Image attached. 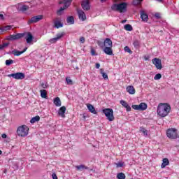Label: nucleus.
I'll return each instance as SVG.
<instances>
[{
  "label": "nucleus",
  "instance_id": "nucleus-42",
  "mask_svg": "<svg viewBox=\"0 0 179 179\" xmlns=\"http://www.w3.org/2000/svg\"><path fill=\"white\" fill-rule=\"evenodd\" d=\"M6 66H10L12 64H13V60L9 59V60H6L5 62Z\"/></svg>",
  "mask_w": 179,
  "mask_h": 179
},
{
  "label": "nucleus",
  "instance_id": "nucleus-38",
  "mask_svg": "<svg viewBox=\"0 0 179 179\" xmlns=\"http://www.w3.org/2000/svg\"><path fill=\"white\" fill-rule=\"evenodd\" d=\"M8 45H9V43H3V44H0V50L5 49Z\"/></svg>",
  "mask_w": 179,
  "mask_h": 179
},
{
  "label": "nucleus",
  "instance_id": "nucleus-36",
  "mask_svg": "<svg viewBox=\"0 0 179 179\" xmlns=\"http://www.w3.org/2000/svg\"><path fill=\"white\" fill-rule=\"evenodd\" d=\"M143 0H133V5L134 6H139L141 5Z\"/></svg>",
  "mask_w": 179,
  "mask_h": 179
},
{
  "label": "nucleus",
  "instance_id": "nucleus-4",
  "mask_svg": "<svg viewBox=\"0 0 179 179\" xmlns=\"http://www.w3.org/2000/svg\"><path fill=\"white\" fill-rule=\"evenodd\" d=\"M102 113L103 114H105V115L107 117V120L109 122L114 121L115 117H114V115H113V109H111V108H105V109L102 110Z\"/></svg>",
  "mask_w": 179,
  "mask_h": 179
},
{
  "label": "nucleus",
  "instance_id": "nucleus-19",
  "mask_svg": "<svg viewBox=\"0 0 179 179\" xmlns=\"http://www.w3.org/2000/svg\"><path fill=\"white\" fill-rule=\"evenodd\" d=\"M77 171H83L84 170L89 169V167L86 166L85 164H80L75 166Z\"/></svg>",
  "mask_w": 179,
  "mask_h": 179
},
{
  "label": "nucleus",
  "instance_id": "nucleus-30",
  "mask_svg": "<svg viewBox=\"0 0 179 179\" xmlns=\"http://www.w3.org/2000/svg\"><path fill=\"white\" fill-rule=\"evenodd\" d=\"M41 96L42 99H48L47 91L45 90H41Z\"/></svg>",
  "mask_w": 179,
  "mask_h": 179
},
{
  "label": "nucleus",
  "instance_id": "nucleus-34",
  "mask_svg": "<svg viewBox=\"0 0 179 179\" xmlns=\"http://www.w3.org/2000/svg\"><path fill=\"white\" fill-rule=\"evenodd\" d=\"M126 176L124 173L120 172L116 176V178L117 179H125Z\"/></svg>",
  "mask_w": 179,
  "mask_h": 179
},
{
  "label": "nucleus",
  "instance_id": "nucleus-18",
  "mask_svg": "<svg viewBox=\"0 0 179 179\" xmlns=\"http://www.w3.org/2000/svg\"><path fill=\"white\" fill-rule=\"evenodd\" d=\"M141 18L143 22H148V15L145 13L144 10H141Z\"/></svg>",
  "mask_w": 179,
  "mask_h": 179
},
{
  "label": "nucleus",
  "instance_id": "nucleus-10",
  "mask_svg": "<svg viewBox=\"0 0 179 179\" xmlns=\"http://www.w3.org/2000/svg\"><path fill=\"white\" fill-rule=\"evenodd\" d=\"M152 64L157 69H162V60L158 58H154L152 59Z\"/></svg>",
  "mask_w": 179,
  "mask_h": 179
},
{
  "label": "nucleus",
  "instance_id": "nucleus-45",
  "mask_svg": "<svg viewBox=\"0 0 179 179\" xmlns=\"http://www.w3.org/2000/svg\"><path fill=\"white\" fill-rule=\"evenodd\" d=\"M96 43L98 44L99 46H100L101 48H104V42L101 41H98V42H96Z\"/></svg>",
  "mask_w": 179,
  "mask_h": 179
},
{
  "label": "nucleus",
  "instance_id": "nucleus-37",
  "mask_svg": "<svg viewBox=\"0 0 179 179\" xmlns=\"http://www.w3.org/2000/svg\"><path fill=\"white\" fill-rule=\"evenodd\" d=\"M124 29L127 31H131L133 30V27L130 24L124 25Z\"/></svg>",
  "mask_w": 179,
  "mask_h": 179
},
{
  "label": "nucleus",
  "instance_id": "nucleus-58",
  "mask_svg": "<svg viewBox=\"0 0 179 179\" xmlns=\"http://www.w3.org/2000/svg\"><path fill=\"white\" fill-rule=\"evenodd\" d=\"M157 1H158L159 2H162V0H157Z\"/></svg>",
  "mask_w": 179,
  "mask_h": 179
},
{
  "label": "nucleus",
  "instance_id": "nucleus-56",
  "mask_svg": "<svg viewBox=\"0 0 179 179\" xmlns=\"http://www.w3.org/2000/svg\"><path fill=\"white\" fill-rule=\"evenodd\" d=\"M126 22H127V20H122V24L126 23Z\"/></svg>",
  "mask_w": 179,
  "mask_h": 179
},
{
  "label": "nucleus",
  "instance_id": "nucleus-27",
  "mask_svg": "<svg viewBox=\"0 0 179 179\" xmlns=\"http://www.w3.org/2000/svg\"><path fill=\"white\" fill-rule=\"evenodd\" d=\"M66 9H67L66 7H64V6L61 7L60 9L57 10V15L58 16H61L64 13V10H66Z\"/></svg>",
  "mask_w": 179,
  "mask_h": 179
},
{
  "label": "nucleus",
  "instance_id": "nucleus-23",
  "mask_svg": "<svg viewBox=\"0 0 179 179\" xmlns=\"http://www.w3.org/2000/svg\"><path fill=\"white\" fill-rule=\"evenodd\" d=\"M127 92L130 94H135L136 89L132 85H129L127 87Z\"/></svg>",
  "mask_w": 179,
  "mask_h": 179
},
{
  "label": "nucleus",
  "instance_id": "nucleus-54",
  "mask_svg": "<svg viewBox=\"0 0 179 179\" xmlns=\"http://www.w3.org/2000/svg\"><path fill=\"white\" fill-rule=\"evenodd\" d=\"M155 17H157V18H160V17H160V14H158V13L155 14Z\"/></svg>",
  "mask_w": 179,
  "mask_h": 179
},
{
  "label": "nucleus",
  "instance_id": "nucleus-9",
  "mask_svg": "<svg viewBox=\"0 0 179 179\" xmlns=\"http://www.w3.org/2000/svg\"><path fill=\"white\" fill-rule=\"evenodd\" d=\"M64 32L59 33L56 35L55 38H50L49 40V43L51 44L56 43L58 41H59L64 36Z\"/></svg>",
  "mask_w": 179,
  "mask_h": 179
},
{
  "label": "nucleus",
  "instance_id": "nucleus-14",
  "mask_svg": "<svg viewBox=\"0 0 179 179\" xmlns=\"http://www.w3.org/2000/svg\"><path fill=\"white\" fill-rule=\"evenodd\" d=\"M27 48H24L22 51L14 50H12L11 54L14 55V56L19 57L22 54L24 53L27 51Z\"/></svg>",
  "mask_w": 179,
  "mask_h": 179
},
{
  "label": "nucleus",
  "instance_id": "nucleus-48",
  "mask_svg": "<svg viewBox=\"0 0 179 179\" xmlns=\"http://www.w3.org/2000/svg\"><path fill=\"white\" fill-rule=\"evenodd\" d=\"M80 42L81 43H84L85 42V38L84 36H81V37L80 38Z\"/></svg>",
  "mask_w": 179,
  "mask_h": 179
},
{
  "label": "nucleus",
  "instance_id": "nucleus-60",
  "mask_svg": "<svg viewBox=\"0 0 179 179\" xmlns=\"http://www.w3.org/2000/svg\"><path fill=\"white\" fill-rule=\"evenodd\" d=\"M87 0H83V1H86Z\"/></svg>",
  "mask_w": 179,
  "mask_h": 179
},
{
  "label": "nucleus",
  "instance_id": "nucleus-33",
  "mask_svg": "<svg viewBox=\"0 0 179 179\" xmlns=\"http://www.w3.org/2000/svg\"><path fill=\"white\" fill-rule=\"evenodd\" d=\"M40 119H41V117H40L38 115H37V116H36V117H32V118L30 120V123L34 124V123H35L36 122L40 121Z\"/></svg>",
  "mask_w": 179,
  "mask_h": 179
},
{
  "label": "nucleus",
  "instance_id": "nucleus-8",
  "mask_svg": "<svg viewBox=\"0 0 179 179\" xmlns=\"http://www.w3.org/2000/svg\"><path fill=\"white\" fill-rule=\"evenodd\" d=\"M44 18V16L42 15H38L36 16L32 17L30 20L28 21V24H31L33 23H37L40 22L42 19Z\"/></svg>",
  "mask_w": 179,
  "mask_h": 179
},
{
  "label": "nucleus",
  "instance_id": "nucleus-35",
  "mask_svg": "<svg viewBox=\"0 0 179 179\" xmlns=\"http://www.w3.org/2000/svg\"><path fill=\"white\" fill-rule=\"evenodd\" d=\"M140 132H142L144 136H148V131L145 128L141 127H140Z\"/></svg>",
  "mask_w": 179,
  "mask_h": 179
},
{
  "label": "nucleus",
  "instance_id": "nucleus-24",
  "mask_svg": "<svg viewBox=\"0 0 179 179\" xmlns=\"http://www.w3.org/2000/svg\"><path fill=\"white\" fill-rule=\"evenodd\" d=\"M87 109L89 110V111L90 113H92L94 115H96L97 114V112H96V109L94 108V107L92 105L87 104Z\"/></svg>",
  "mask_w": 179,
  "mask_h": 179
},
{
  "label": "nucleus",
  "instance_id": "nucleus-13",
  "mask_svg": "<svg viewBox=\"0 0 179 179\" xmlns=\"http://www.w3.org/2000/svg\"><path fill=\"white\" fill-rule=\"evenodd\" d=\"M77 13L78 14L79 19L80 20H82L83 22H84L87 20L86 15L83 10H77Z\"/></svg>",
  "mask_w": 179,
  "mask_h": 179
},
{
  "label": "nucleus",
  "instance_id": "nucleus-47",
  "mask_svg": "<svg viewBox=\"0 0 179 179\" xmlns=\"http://www.w3.org/2000/svg\"><path fill=\"white\" fill-rule=\"evenodd\" d=\"M131 108L134 109V110H141L140 108H139V105H133L131 106Z\"/></svg>",
  "mask_w": 179,
  "mask_h": 179
},
{
  "label": "nucleus",
  "instance_id": "nucleus-31",
  "mask_svg": "<svg viewBox=\"0 0 179 179\" xmlns=\"http://www.w3.org/2000/svg\"><path fill=\"white\" fill-rule=\"evenodd\" d=\"M11 29H12L11 25H7V26L1 27V32L6 31L8 30H10Z\"/></svg>",
  "mask_w": 179,
  "mask_h": 179
},
{
  "label": "nucleus",
  "instance_id": "nucleus-46",
  "mask_svg": "<svg viewBox=\"0 0 179 179\" xmlns=\"http://www.w3.org/2000/svg\"><path fill=\"white\" fill-rule=\"evenodd\" d=\"M124 50H125V52H129V53H130V54L132 53V51L131 50L130 48L128 47V46H126V47L124 48Z\"/></svg>",
  "mask_w": 179,
  "mask_h": 179
},
{
  "label": "nucleus",
  "instance_id": "nucleus-5",
  "mask_svg": "<svg viewBox=\"0 0 179 179\" xmlns=\"http://www.w3.org/2000/svg\"><path fill=\"white\" fill-rule=\"evenodd\" d=\"M166 136L169 139H177L178 134L177 129L171 128L166 130Z\"/></svg>",
  "mask_w": 179,
  "mask_h": 179
},
{
  "label": "nucleus",
  "instance_id": "nucleus-41",
  "mask_svg": "<svg viewBox=\"0 0 179 179\" xmlns=\"http://www.w3.org/2000/svg\"><path fill=\"white\" fill-rule=\"evenodd\" d=\"M162 78V74L161 73H157V75L155 76L154 80H159Z\"/></svg>",
  "mask_w": 179,
  "mask_h": 179
},
{
  "label": "nucleus",
  "instance_id": "nucleus-43",
  "mask_svg": "<svg viewBox=\"0 0 179 179\" xmlns=\"http://www.w3.org/2000/svg\"><path fill=\"white\" fill-rule=\"evenodd\" d=\"M66 81L67 83V85H73V80L71 78H66Z\"/></svg>",
  "mask_w": 179,
  "mask_h": 179
},
{
  "label": "nucleus",
  "instance_id": "nucleus-25",
  "mask_svg": "<svg viewBox=\"0 0 179 179\" xmlns=\"http://www.w3.org/2000/svg\"><path fill=\"white\" fill-rule=\"evenodd\" d=\"M53 103L56 106V107H60L62 105V102L59 96H57L54 99Z\"/></svg>",
  "mask_w": 179,
  "mask_h": 179
},
{
  "label": "nucleus",
  "instance_id": "nucleus-20",
  "mask_svg": "<svg viewBox=\"0 0 179 179\" xmlns=\"http://www.w3.org/2000/svg\"><path fill=\"white\" fill-rule=\"evenodd\" d=\"M25 40H27V44H31V42L34 40V36H33V35L31 34V32L27 33V37H25Z\"/></svg>",
  "mask_w": 179,
  "mask_h": 179
},
{
  "label": "nucleus",
  "instance_id": "nucleus-59",
  "mask_svg": "<svg viewBox=\"0 0 179 179\" xmlns=\"http://www.w3.org/2000/svg\"><path fill=\"white\" fill-rule=\"evenodd\" d=\"M1 154H2V151H1V150H0V155H1Z\"/></svg>",
  "mask_w": 179,
  "mask_h": 179
},
{
  "label": "nucleus",
  "instance_id": "nucleus-26",
  "mask_svg": "<svg viewBox=\"0 0 179 179\" xmlns=\"http://www.w3.org/2000/svg\"><path fill=\"white\" fill-rule=\"evenodd\" d=\"M169 164H170V162H169V159L168 158H164L163 159V163H162V164H161V168L164 169L166 166H169Z\"/></svg>",
  "mask_w": 179,
  "mask_h": 179
},
{
  "label": "nucleus",
  "instance_id": "nucleus-21",
  "mask_svg": "<svg viewBox=\"0 0 179 179\" xmlns=\"http://www.w3.org/2000/svg\"><path fill=\"white\" fill-rule=\"evenodd\" d=\"M73 0H64L62 2H59V4L63 3L64 8H69L72 3Z\"/></svg>",
  "mask_w": 179,
  "mask_h": 179
},
{
  "label": "nucleus",
  "instance_id": "nucleus-50",
  "mask_svg": "<svg viewBox=\"0 0 179 179\" xmlns=\"http://www.w3.org/2000/svg\"><path fill=\"white\" fill-rule=\"evenodd\" d=\"M116 167H117V168H119V167H123V164H122V163L116 164Z\"/></svg>",
  "mask_w": 179,
  "mask_h": 179
},
{
  "label": "nucleus",
  "instance_id": "nucleus-61",
  "mask_svg": "<svg viewBox=\"0 0 179 179\" xmlns=\"http://www.w3.org/2000/svg\"><path fill=\"white\" fill-rule=\"evenodd\" d=\"M131 179H133V178H131Z\"/></svg>",
  "mask_w": 179,
  "mask_h": 179
},
{
  "label": "nucleus",
  "instance_id": "nucleus-39",
  "mask_svg": "<svg viewBox=\"0 0 179 179\" xmlns=\"http://www.w3.org/2000/svg\"><path fill=\"white\" fill-rule=\"evenodd\" d=\"M30 8L29 6L23 5L22 7H20V10L22 12H25L26 10H28Z\"/></svg>",
  "mask_w": 179,
  "mask_h": 179
},
{
  "label": "nucleus",
  "instance_id": "nucleus-57",
  "mask_svg": "<svg viewBox=\"0 0 179 179\" xmlns=\"http://www.w3.org/2000/svg\"><path fill=\"white\" fill-rule=\"evenodd\" d=\"M101 3H103L106 1V0H100Z\"/></svg>",
  "mask_w": 179,
  "mask_h": 179
},
{
  "label": "nucleus",
  "instance_id": "nucleus-51",
  "mask_svg": "<svg viewBox=\"0 0 179 179\" xmlns=\"http://www.w3.org/2000/svg\"><path fill=\"white\" fill-rule=\"evenodd\" d=\"M95 68H96V69H99V68H100V64H99V63H96Z\"/></svg>",
  "mask_w": 179,
  "mask_h": 179
},
{
  "label": "nucleus",
  "instance_id": "nucleus-7",
  "mask_svg": "<svg viewBox=\"0 0 179 179\" xmlns=\"http://www.w3.org/2000/svg\"><path fill=\"white\" fill-rule=\"evenodd\" d=\"M9 78H13L15 80H23L25 78V74L24 73L22 72H17L15 73H11L8 75Z\"/></svg>",
  "mask_w": 179,
  "mask_h": 179
},
{
  "label": "nucleus",
  "instance_id": "nucleus-29",
  "mask_svg": "<svg viewBox=\"0 0 179 179\" xmlns=\"http://www.w3.org/2000/svg\"><path fill=\"white\" fill-rule=\"evenodd\" d=\"M66 22L69 24H74V17L73 16H69L67 17Z\"/></svg>",
  "mask_w": 179,
  "mask_h": 179
},
{
  "label": "nucleus",
  "instance_id": "nucleus-44",
  "mask_svg": "<svg viewBox=\"0 0 179 179\" xmlns=\"http://www.w3.org/2000/svg\"><path fill=\"white\" fill-rule=\"evenodd\" d=\"M91 55H92V56H97L98 55L96 50H94L93 48H92V49H91Z\"/></svg>",
  "mask_w": 179,
  "mask_h": 179
},
{
  "label": "nucleus",
  "instance_id": "nucleus-22",
  "mask_svg": "<svg viewBox=\"0 0 179 179\" xmlns=\"http://www.w3.org/2000/svg\"><path fill=\"white\" fill-rule=\"evenodd\" d=\"M120 104L122 107L125 108L127 112L131 110V106H129V103H127L125 101H120Z\"/></svg>",
  "mask_w": 179,
  "mask_h": 179
},
{
  "label": "nucleus",
  "instance_id": "nucleus-16",
  "mask_svg": "<svg viewBox=\"0 0 179 179\" xmlns=\"http://www.w3.org/2000/svg\"><path fill=\"white\" fill-rule=\"evenodd\" d=\"M103 46L106 47H113V42L110 38H106L105 41H103Z\"/></svg>",
  "mask_w": 179,
  "mask_h": 179
},
{
  "label": "nucleus",
  "instance_id": "nucleus-1",
  "mask_svg": "<svg viewBox=\"0 0 179 179\" xmlns=\"http://www.w3.org/2000/svg\"><path fill=\"white\" fill-rule=\"evenodd\" d=\"M171 111V106L168 103H159L157 107V115L161 117H165L169 115Z\"/></svg>",
  "mask_w": 179,
  "mask_h": 179
},
{
  "label": "nucleus",
  "instance_id": "nucleus-15",
  "mask_svg": "<svg viewBox=\"0 0 179 179\" xmlns=\"http://www.w3.org/2000/svg\"><path fill=\"white\" fill-rule=\"evenodd\" d=\"M66 110V106H62L60 107L59 112H57V114L60 115L62 117L65 118Z\"/></svg>",
  "mask_w": 179,
  "mask_h": 179
},
{
  "label": "nucleus",
  "instance_id": "nucleus-53",
  "mask_svg": "<svg viewBox=\"0 0 179 179\" xmlns=\"http://www.w3.org/2000/svg\"><path fill=\"white\" fill-rule=\"evenodd\" d=\"M1 137H2V138L6 139V138H7V135L3 134L1 135Z\"/></svg>",
  "mask_w": 179,
  "mask_h": 179
},
{
  "label": "nucleus",
  "instance_id": "nucleus-2",
  "mask_svg": "<svg viewBox=\"0 0 179 179\" xmlns=\"http://www.w3.org/2000/svg\"><path fill=\"white\" fill-rule=\"evenodd\" d=\"M128 3L126 2H122L120 3H114L111 6V10L114 11H118L120 13H123L127 11Z\"/></svg>",
  "mask_w": 179,
  "mask_h": 179
},
{
  "label": "nucleus",
  "instance_id": "nucleus-49",
  "mask_svg": "<svg viewBox=\"0 0 179 179\" xmlns=\"http://www.w3.org/2000/svg\"><path fill=\"white\" fill-rule=\"evenodd\" d=\"M52 179H58L57 175L55 173L52 174Z\"/></svg>",
  "mask_w": 179,
  "mask_h": 179
},
{
  "label": "nucleus",
  "instance_id": "nucleus-52",
  "mask_svg": "<svg viewBox=\"0 0 179 179\" xmlns=\"http://www.w3.org/2000/svg\"><path fill=\"white\" fill-rule=\"evenodd\" d=\"M41 87L44 89L47 88V85L45 83H41Z\"/></svg>",
  "mask_w": 179,
  "mask_h": 179
},
{
  "label": "nucleus",
  "instance_id": "nucleus-32",
  "mask_svg": "<svg viewBox=\"0 0 179 179\" xmlns=\"http://www.w3.org/2000/svg\"><path fill=\"white\" fill-rule=\"evenodd\" d=\"M100 73L102 75L103 79L108 80V76L104 72L103 69H100Z\"/></svg>",
  "mask_w": 179,
  "mask_h": 179
},
{
  "label": "nucleus",
  "instance_id": "nucleus-3",
  "mask_svg": "<svg viewBox=\"0 0 179 179\" xmlns=\"http://www.w3.org/2000/svg\"><path fill=\"white\" fill-rule=\"evenodd\" d=\"M29 127L27 125H22L17 129V134L18 136L26 137L29 133Z\"/></svg>",
  "mask_w": 179,
  "mask_h": 179
},
{
  "label": "nucleus",
  "instance_id": "nucleus-6",
  "mask_svg": "<svg viewBox=\"0 0 179 179\" xmlns=\"http://www.w3.org/2000/svg\"><path fill=\"white\" fill-rule=\"evenodd\" d=\"M25 36V33H17L15 34H12L8 36L7 39L8 41H15L20 40Z\"/></svg>",
  "mask_w": 179,
  "mask_h": 179
},
{
  "label": "nucleus",
  "instance_id": "nucleus-11",
  "mask_svg": "<svg viewBox=\"0 0 179 179\" xmlns=\"http://www.w3.org/2000/svg\"><path fill=\"white\" fill-rule=\"evenodd\" d=\"M54 27L55 29H60L64 27V24L61 22V19L59 17H57L54 22Z\"/></svg>",
  "mask_w": 179,
  "mask_h": 179
},
{
  "label": "nucleus",
  "instance_id": "nucleus-55",
  "mask_svg": "<svg viewBox=\"0 0 179 179\" xmlns=\"http://www.w3.org/2000/svg\"><path fill=\"white\" fill-rule=\"evenodd\" d=\"M0 17L2 20L5 19L3 14H0Z\"/></svg>",
  "mask_w": 179,
  "mask_h": 179
},
{
  "label": "nucleus",
  "instance_id": "nucleus-17",
  "mask_svg": "<svg viewBox=\"0 0 179 179\" xmlns=\"http://www.w3.org/2000/svg\"><path fill=\"white\" fill-rule=\"evenodd\" d=\"M103 52H105L107 55L111 56L113 55L112 47H104L103 49Z\"/></svg>",
  "mask_w": 179,
  "mask_h": 179
},
{
  "label": "nucleus",
  "instance_id": "nucleus-40",
  "mask_svg": "<svg viewBox=\"0 0 179 179\" xmlns=\"http://www.w3.org/2000/svg\"><path fill=\"white\" fill-rule=\"evenodd\" d=\"M133 45L134 46V48L136 49H138L139 48V42L138 40H135L134 42H133Z\"/></svg>",
  "mask_w": 179,
  "mask_h": 179
},
{
  "label": "nucleus",
  "instance_id": "nucleus-12",
  "mask_svg": "<svg viewBox=\"0 0 179 179\" xmlns=\"http://www.w3.org/2000/svg\"><path fill=\"white\" fill-rule=\"evenodd\" d=\"M81 6L83 10H90V1L87 0L86 1H82Z\"/></svg>",
  "mask_w": 179,
  "mask_h": 179
},
{
  "label": "nucleus",
  "instance_id": "nucleus-28",
  "mask_svg": "<svg viewBox=\"0 0 179 179\" xmlns=\"http://www.w3.org/2000/svg\"><path fill=\"white\" fill-rule=\"evenodd\" d=\"M140 110H145L148 108V105L145 103H141L139 105Z\"/></svg>",
  "mask_w": 179,
  "mask_h": 179
}]
</instances>
